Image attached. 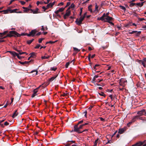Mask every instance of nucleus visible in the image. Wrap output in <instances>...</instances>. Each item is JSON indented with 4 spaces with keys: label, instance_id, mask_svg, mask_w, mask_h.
Listing matches in <instances>:
<instances>
[{
    "label": "nucleus",
    "instance_id": "nucleus-1",
    "mask_svg": "<svg viewBox=\"0 0 146 146\" xmlns=\"http://www.w3.org/2000/svg\"><path fill=\"white\" fill-rule=\"evenodd\" d=\"M31 34L30 32L29 34L24 33L19 34L15 31H11L9 32V33L6 36L3 37V38H5L7 36L11 37L14 36L15 37H19L23 35H27L28 36H31Z\"/></svg>",
    "mask_w": 146,
    "mask_h": 146
},
{
    "label": "nucleus",
    "instance_id": "nucleus-2",
    "mask_svg": "<svg viewBox=\"0 0 146 146\" xmlns=\"http://www.w3.org/2000/svg\"><path fill=\"white\" fill-rule=\"evenodd\" d=\"M78 125H76L74 126V131L78 133H82V131H80L79 129L82 128L83 125H81L79 127H78Z\"/></svg>",
    "mask_w": 146,
    "mask_h": 146
},
{
    "label": "nucleus",
    "instance_id": "nucleus-3",
    "mask_svg": "<svg viewBox=\"0 0 146 146\" xmlns=\"http://www.w3.org/2000/svg\"><path fill=\"white\" fill-rule=\"evenodd\" d=\"M127 80L124 78H121L119 84L123 87H124L126 84Z\"/></svg>",
    "mask_w": 146,
    "mask_h": 146
},
{
    "label": "nucleus",
    "instance_id": "nucleus-4",
    "mask_svg": "<svg viewBox=\"0 0 146 146\" xmlns=\"http://www.w3.org/2000/svg\"><path fill=\"white\" fill-rule=\"evenodd\" d=\"M104 20L103 21L104 22H107L110 23V21H111L112 19V18L109 16H104ZM111 23H112V22H111Z\"/></svg>",
    "mask_w": 146,
    "mask_h": 146
},
{
    "label": "nucleus",
    "instance_id": "nucleus-5",
    "mask_svg": "<svg viewBox=\"0 0 146 146\" xmlns=\"http://www.w3.org/2000/svg\"><path fill=\"white\" fill-rule=\"evenodd\" d=\"M70 14V11L69 9H68L66 11L65 14L64 15V18L66 19L68 17Z\"/></svg>",
    "mask_w": 146,
    "mask_h": 146
},
{
    "label": "nucleus",
    "instance_id": "nucleus-6",
    "mask_svg": "<svg viewBox=\"0 0 146 146\" xmlns=\"http://www.w3.org/2000/svg\"><path fill=\"white\" fill-rule=\"evenodd\" d=\"M31 12L33 14H37L40 13V11H39V9L38 8H36L35 9H31Z\"/></svg>",
    "mask_w": 146,
    "mask_h": 146
},
{
    "label": "nucleus",
    "instance_id": "nucleus-7",
    "mask_svg": "<svg viewBox=\"0 0 146 146\" xmlns=\"http://www.w3.org/2000/svg\"><path fill=\"white\" fill-rule=\"evenodd\" d=\"M126 127H124L119 129L118 131L119 133L120 134H122L126 131Z\"/></svg>",
    "mask_w": 146,
    "mask_h": 146
},
{
    "label": "nucleus",
    "instance_id": "nucleus-8",
    "mask_svg": "<svg viewBox=\"0 0 146 146\" xmlns=\"http://www.w3.org/2000/svg\"><path fill=\"white\" fill-rule=\"evenodd\" d=\"M18 10L17 9H16L13 10H11L10 9V13H21V11H17Z\"/></svg>",
    "mask_w": 146,
    "mask_h": 146
},
{
    "label": "nucleus",
    "instance_id": "nucleus-9",
    "mask_svg": "<svg viewBox=\"0 0 146 146\" xmlns=\"http://www.w3.org/2000/svg\"><path fill=\"white\" fill-rule=\"evenodd\" d=\"M145 112V110H143L137 112V113L139 115H142L143 113Z\"/></svg>",
    "mask_w": 146,
    "mask_h": 146
},
{
    "label": "nucleus",
    "instance_id": "nucleus-10",
    "mask_svg": "<svg viewBox=\"0 0 146 146\" xmlns=\"http://www.w3.org/2000/svg\"><path fill=\"white\" fill-rule=\"evenodd\" d=\"M23 9H24L23 11L25 13H28L29 10H31V9H30L28 7H23Z\"/></svg>",
    "mask_w": 146,
    "mask_h": 146
},
{
    "label": "nucleus",
    "instance_id": "nucleus-11",
    "mask_svg": "<svg viewBox=\"0 0 146 146\" xmlns=\"http://www.w3.org/2000/svg\"><path fill=\"white\" fill-rule=\"evenodd\" d=\"M7 52H9L14 57L16 56V55H17V53L15 52L9 51H8Z\"/></svg>",
    "mask_w": 146,
    "mask_h": 146
},
{
    "label": "nucleus",
    "instance_id": "nucleus-12",
    "mask_svg": "<svg viewBox=\"0 0 146 146\" xmlns=\"http://www.w3.org/2000/svg\"><path fill=\"white\" fill-rule=\"evenodd\" d=\"M82 21H81L79 19H77L75 22L76 23V24L78 25H80V24H82Z\"/></svg>",
    "mask_w": 146,
    "mask_h": 146
},
{
    "label": "nucleus",
    "instance_id": "nucleus-13",
    "mask_svg": "<svg viewBox=\"0 0 146 146\" xmlns=\"http://www.w3.org/2000/svg\"><path fill=\"white\" fill-rule=\"evenodd\" d=\"M36 32L37 31L35 29L32 30L30 32L31 33V36H34Z\"/></svg>",
    "mask_w": 146,
    "mask_h": 146
},
{
    "label": "nucleus",
    "instance_id": "nucleus-14",
    "mask_svg": "<svg viewBox=\"0 0 146 146\" xmlns=\"http://www.w3.org/2000/svg\"><path fill=\"white\" fill-rule=\"evenodd\" d=\"M54 3L55 2H54L52 3H50L47 5L46 7L48 8L51 7L54 5Z\"/></svg>",
    "mask_w": 146,
    "mask_h": 146
},
{
    "label": "nucleus",
    "instance_id": "nucleus-15",
    "mask_svg": "<svg viewBox=\"0 0 146 146\" xmlns=\"http://www.w3.org/2000/svg\"><path fill=\"white\" fill-rule=\"evenodd\" d=\"M38 92V90L37 89H36L34 90V93L32 95V97L33 98L35 96L37 95V93Z\"/></svg>",
    "mask_w": 146,
    "mask_h": 146
},
{
    "label": "nucleus",
    "instance_id": "nucleus-16",
    "mask_svg": "<svg viewBox=\"0 0 146 146\" xmlns=\"http://www.w3.org/2000/svg\"><path fill=\"white\" fill-rule=\"evenodd\" d=\"M144 2H145V1L142 2L141 3H135V5H136L139 7H141L143 5L144 3Z\"/></svg>",
    "mask_w": 146,
    "mask_h": 146
},
{
    "label": "nucleus",
    "instance_id": "nucleus-17",
    "mask_svg": "<svg viewBox=\"0 0 146 146\" xmlns=\"http://www.w3.org/2000/svg\"><path fill=\"white\" fill-rule=\"evenodd\" d=\"M18 113L17 112V110H16L15 112L13 113L12 115L13 118H14L16 117L18 115Z\"/></svg>",
    "mask_w": 146,
    "mask_h": 146
},
{
    "label": "nucleus",
    "instance_id": "nucleus-18",
    "mask_svg": "<svg viewBox=\"0 0 146 146\" xmlns=\"http://www.w3.org/2000/svg\"><path fill=\"white\" fill-rule=\"evenodd\" d=\"M33 72H35V74H33V75L34 76H35V75H36L37 74V73H38V71L37 70H33L31 72V73H33Z\"/></svg>",
    "mask_w": 146,
    "mask_h": 146
},
{
    "label": "nucleus",
    "instance_id": "nucleus-19",
    "mask_svg": "<svg viewBox=\"0 0 146 146\" xmlns=\"http://www.w3.org/2000/svg\"><path fill=\"white\" fill-rule=\"evenodd\" d=\"M104 15H105V14H103V15L100 17H98L97 18V20H101L102 21H103L104 20V19H103V18H104Z\"/></svg>",
    "mask_w": 146,
    "mask_h": 146
},
{
    "label": "nucleus",
    "instance_id": "nucleus-20",
    "mask_svg": "<svg viewBox=\"0 0 146 146\" xmlns=\"http://www.w3.org/2000/svg\"><path fill=\"white\" fill-rule=\"evenodd\" d=\"M142 145V141H139L135 145V146H140Z\"/></svg>",
    "mask_w": 146,
    "mask_h": 146
},
{
    "label": "nucleus",
    "instance_id": "nucleus-21",
    "mask_svg": "<svg viewBox=\"0 0 146 146\" xmlns=\"http://www.w3.org/2000/svg\"><path fill=\"white\" fill-rule=\"evenodd\" d=\"M8 33L7 31H6L4 32L3 33H0V36L1 37H2L3 36L5 35L7 33Z\"/></svg>",
    "mask_w": 146,
    "mask_h": 146
},
{
    "label": "nucleus",
    "instance_id": "nucleus-22",
    "mask_svg": "<svg viewBox=\"0 0 146 146\" xmlns=\"http://www.w3.org/2000/svg\"><path fill=\"white\" fill-rule=\"evenodd\" d=\"M2 11H3L4 14H6L8 13H9V12H10V9H8L6 10H3Z\"/></svg>",
    "mask_w": 146,
    "mask_h": 146
},
{
    "label": "nucleus",
    "instance_id": "nucleus-23",
    "mask_svg": "<svg viewBox=\"0 0 146 146\" xmlns=\"http://www.w3.org/2000/svg\"><path fill=\"white\" fill-rule=\"evenodd\" d=\"M137 33L139 34H140V33H141V32H140V31H139V32H137V31H131V32H129V33L130 34H133L134 33Z\"/></svg>",
    "mask_w": 146,
    "mask_h": 146
},
{
    "label": "nucleus",
    "instance_id": "nucleus-24",
    "mask_svg": "<svg viewBox=\"0 0 146 146\" xmlns=\"http://www.w3.org/2000/svg\"><path fill=\"white\" fill-rule=\"evenodd\" d=\"M30 57H33V58H34L35 56V53L34 52H32L30 54Z\"/></svg>",
    "mask_w": 146,
    "mask_h": 146
},
{
    "label": "nucleus",
    "instance_id": "nucleus-25",
    "mask_svg": "<svg viewBox=\"0 0 146 146\" xmlns=\"http://www.w3.org/2000/svg\"><path fill=\"white\" fill-rule=\"evenodd\" d=\"M57 76V75H56L55 76H53L49 79V81H52Z\"/></svg>",
    "mask_w": 146,
    "mask_h": 146
},
{
    "label": "nucleus",
    "instance_id": "nucleus-26",
    "mask_svg": "<svg viewBox=\"0 0 146 146\" xmlns=\"http://www.w3.org/2000/svg\"><path fill=\"white\" fill-rule=\"evenodd\" d=\"M30 62V61H29V62L25 61L24 62H21L19 61V62L21 64H28Z\"/></svg>",
    "mask_w": 146,
    "mask_h": 146
},
{
    "label": "nucleus",
    "instance_id": "nucleus-27",
    "mask_svg": "<svg viewBox=\"0 0 146 146\" xmlns=\"http://www.w3.org/2000/svg\"><path fill=\"white\" fill-rule=\"evenodd\" d=\"M49 57V56H42L41 57V58L42 59H47Z\"/></svg>",
    "mask_w": 146,
    "mask_h": 146
},
{
    "label": "nucleus",
    "instance_id": "nucleus-28",
    "mask_svg": "<svg viewBox=\"0 0 146 146\" xmlns=\"http://www.w3.org/2000/svg\"><path fill=\"white\" fill-rule=\"evenodd\" d=\"M92 5H90L88 7V10L89 11H90L91 12H92Z\"/></svg>",
    "mask_w": 146,
    "mask_h": 146
},
{
    "label": "nucleus",
    "instance_id": "nucleus-29",
    "mask_svg": "<svg viewBox=\"0 0 146 146\" xmlns=\"http://www.w3.org/2000/svg\"><path fill=\"white\" fill-rule=\"evenodd\" d=\"M34 40V39H32L31 40H28L27 41V43L28 44H30Z\"/></svg>",
    "mask_w": 146,
    "mask_h": 146
},
{
    "label": "nucleus",
    "instance_id": "nucleus-30",
    "mask_svg": "<svg viewBox=\"0 0 146 146\" xmlns=\"http://www.w3.org/2000/svg\"><path fill=\"white\" fill-rule=\"evenodd\" d=\"M57 69V68L55 66H54L53 67H52L50 68V70H53L55 71Z\"/></svg>",
    "mask_w": 146,
    "mask_h": 146
},
{
    "label": "nucleus",
    "instance_id": "nucleus-31",
    "mask_svg": "<svg viewBox=\"0 0 146 146\" xmlns=\"http://www.w3.org/2000/svg\"><path fill=\"white\" fill-rule=\"evenodd\" d=\"M64 9L65 8L64 7H61V8H60L59 9H58L59 11L60 12H62L64 10Z\"/></svg>",
    "mask_w": 146,
    "mask_h": 146
},
{
    "label": "nucleus",
    "instance_id": "nucleus-32",
    "mask_svg": "<svg viewBox=\"0 0 146 146\" xmlns=\"http://www.w3.org/2000/svg\"><path fill=\"white\" fill-rule=\"evenodd\" d=\"M101 96H103L104 97H105V94L103 92H101L100 93H98Z\"/></svg>",
    "mask_w": 146,
    "mask_h": 146
},
{
    "label": "nucleus",
    "instance_id": "nucleus-33",
    "mask_svg": "<svg viewBox=\"0 0 146 146\" xmlns=\"http://www.w3.org/2000/svg\"><path fill=\"white\" fill-rule=\"evenodd\" d=\"M98 75H95L94 78H93V82H95V81H96V78H98Z\"/></svg>",
    "mask_w": 146,
    "mask_h": 146
},
{
    "label": "nucleus",
    "instance_id": "nucleus-34",
    "mask_svg": "<svg viewBox=\"0 0 146 146\" xmlns=\"http://www.w3.org/2000/svg\"><path fill=\"white\" fill-rule=\"evenodd\" d=\"M130 4L129 5V6L132 7H133L135 5V3H131V2H130Z\"/></svg>",
    "mask_w": 146,
    "mask_h": 146
},
{
    "label": "nucleus",
    "instance_id": "nucleus-35",
    "mask_svg": "<svg viewBox=\"0 0 146 146\" xmlns=\"http://www.w3.org/2000/svg\"><path fill=\"white\" fill-rule=\"evenodd\" d=\"M99 66V64H96L94 67V69H97L98 68L97 67H98Z\"/></svg>",
    "mask_w": 146,
    "mask_h": 146
},
{
    "label": "nucleus",
    "instance_id": "nucleus-36",
    "mask_svg": "<svg viewBox=\"0 0 146 146\" xmlns=\"http://www.w3.org/2000/svg\"><path fill=\"white\" fill-rule=\"evenodd\" d=\"M98 139H97L95 141L94 143V146H96L97 145V141H98Z\"/></svg>",
    "mask_w": 146,
    "mask_h": 146
},
{
    "label": "nucleus",
    "instance_id": "nucleus-37",
    "mask_svg": "<svg viewBox=\"0 0 146 146\" xmlns=\"http://www.w3.org/2000/svg\"><path fill=\"white\" fill-rule=\"evenodd\" d=\"M84 16H81L80 18V19L82 21L84 20Z\"/></svg>",
    "mask_w": 146,
    "mask_h": 146
},
{
    "label": "nucleus",
    "instance_id": "nucleus-38",
    "mask_svg": "<svg viewBox=\"0 0 146 146\" xmlns=\"http://www.w3.org/2000/svg\"><path fill=\"white\" fill-rule=\"evenodd\" d=\"M70 62H67L65 65V67L66 68H67L68 67V66L69 65Z\"/></svg>",
    "mask_w": 146,
    "mask_h": 146
},
{
    "label": "nucleus",
    "instance_id": "nucleus-39",
    "mask_svg": "<svg viewBox=\"0 0 146 146\" xmlns=\"http://www.w3.org/2000/svg\"><path fill=\"white\" fill-rule=\"evenodd\" d=\"M141 62V64L143 65V66L144 67H146V64H145V63L143 61H142Z\"/></svg>",
    "mask_w": 146,
    "mask_h": 146
},
{
    "label": "nucleus",
    "instance_id": "nucleus-40",
    "mask_svg": "<svg viewBox=\"0 0 146 146\" xmlns=\"http://www.w3.org/2000/svg\"><path fill=\"white\" fill-rule=\"evenodd\" d=\"M40 46V45L39 44H37L36 46L35 47V48H38Z\"/></svg>",
    "mask_w": 146,
    "mask_h": 146
},
{
    "label": "nucleus",
    "instance_id": "nucleus-41",
    "mask_svg": "<svg viewBox=\"0 0 146 146\" xmlns=\"http://www.w3.org/2000/svg\"><path fill=\"white\" fill-rule=\"evenodd\" d=\"M42 8L43 9H44V11H45L48 8H47L46 7L44 6H43L42 7Z\"/></svg>",
    "mask_w": 146,
    "mask_h": 146
},
{
    "label": "nucleus",
    "instance_id": "nucleus-42",
    "mask_svg": "<svg viewBox=\"0 0 146 146\" xmlns=\"http://www.w3.org/2000/svg\"><path fill=\"white\" fill-rule=\"evenodd\" d=\"M44 38H39V40H38V42L39 43H40L42 42V40H43Z\"/></svg>",
    "mask_w": 146,
    "mask_h": 146
},
{
    "label": "nucleus",
    "instance_id": "nucleus-43",
    "mask_svg": "<svg viewBox=\"0 0 146 146\" xmlns=\"http://www.w3.org/2000/svg\"><path fill=\"white\" fill-rule=\"evenodd\" d=\"M120 7L121 8V9H122L123 10H125V7L124 6H120Z\"/></svg>",
    "mask_w": 146,
    "mask_h": 146
},
{
    "label": "nucleus",
    "instance_id": "nucleus-44",
    "mask_svg": "<svg viewBox=\"0 0 146 146\" xmlns=\"http://www.w3.org/2000/svg\"><path fill=\"white\" fill-rule=\"evenodd\" d=\"M98 6L97 5H95V11H98Z\"/></svg>",
    "mask_w": 146,
    "mask_h": 146
},
{
    "label": "nucleus",
    "instance_id": "nucleus-45",
    "mask_svg": "<svg viewBox=\"0 0 146 146\" xmlns=\"http://www.w3.org/2000/svg\"><path fill=\"white\" fill-rule=\"evenodd\" d=\"M74 6H75L74 5V4L72 3L71 4V5L70 6V7L71 8H74Z\"/></svg>",
    "mask_w": 146,
    "mask_h": 146
},
{
    "label": "nucleus",
    "instance_id": "nucleus-46",
    "mask_svg": "<svg viewBox=\"0 0 146 146\" xmlns=\"http://www.w3.org/2000/svg\"><path fill=\"white\" fill-rule=\"evenodd\" d=\"M73 48L74 50L78 51V52L80 50H79L78 48L75 47H74Z\"/></svg>",
    "mask_w": 146,
    "mask_h": 146
},
{
    "label": "nucleus",
    "instance_id": "nucleus-47",
    "mask_svg": "<svg viewBox=\"0 0 146 146\" xmlns=\"http://www.w3.org/2000/svg\"><path fill=\"white\" fill-rule=\"evenodd\" d=\"M47 43L53 44L54 43V42H53V41H50L49 42H46V44Z\"/></svg>",
    "mask_w": 146,
    "mask_h": 146
},
{
    "label": "nucleus",
    "instance_id": "nucleus-48",
    "mask_svg": "<svg viewBox=\"0 0 146 146\" xmlns=\"http://www.w3.org/2000/svg\"><path fill=\"white\" fill-rule=\"evenodd\" d=\"M69 141H68V142L65 145V146H69L71 144V143H69Z\"/></svg>",
    "mask_w": 146,
    "mask_h": 146
},
{
    "label": "nucleus",
    "instance_id": "nucleus-49",
    "mask_svg": "<svg viewBox=\"0 0 146 146\" xmlns=\"http://www.w3.org/2000/svg\"><path fill=\"white\" fill-rule=\"evenodd\" d=\"M84 113L85 114V115H84V116H85V117H87V111H85L84 112Z\"/></svg>",
    "mask_w": 146,
    "mask_h": 146
},
{
    "label": "nucleus",
    "instance_id": "nucleus-50",
    "mask_svg": "<svg viewBox=\"0 0 146 146\" xmlns=\"http://www.w3.org/2000/svg\"><path fill=\"white\" fill-rule=\"evenodd\" d=\"M20 2L22 5H24L25 4V2L23 1H20Z\"/></svg>",
    "mask_w": 146,
    "mask_h": 146
},
{
    "label": "nucleus",
    "instance_id": "nucleus-51",
    "mask_svg": "<svg viewBox=\"0 0 146 146\" xmlns=\"http://www.w3.org/2000/svg\"><path fill=\"white\" fill-rule=\"evenodd\" d=\"M16 51H17L19 53V54H20V53H21V50H16Z\"/></svg>",
    "mask_w": 146,
    "mask_h": 146
},
{
    "label": "nucleus",
    "instance_id": "nucleus-52",
    "mask_svg": "<svg viewBox=\"0 0 146 146\" xmlns=\"http://www.w3.org/2000/svg\"><path fill=\"white\" fill-rule=\"evenodd\" d=\"M60 12L59 11V10H57L55 11L54 13L56 14H58Z\"/></svg>",
    "mask_w": 146,
    "mask_h": 146
},
{
    "label": "nucleus",
    "instance_id": "nucleus-53",
    "mask_svg": "<svg viewBox=\"0 0 146 146\" xmlns=\"http://www.w3.org/2000/svg\"><path fill=\"white\" fill-rule=\"evenodd\" d=\"M70 2H68L67 3V4H66V7H67L70 5Z\"/></svg>",
    "mask_w": 146,
    "mask_h": 146
},
{
    "label": "nucleus",
    "instance_id": "nucleus-54",
    "mask_svg": "<svg viewBox=\"0 0 146 146\" xmlns=\"http://www.w3.org/2000/svg\"><path fill=\"white\" fill-rule=\"evenodd\" d=\"M64 4V3L63 2H61L60 3L58 4V6H60V5H62Z\"/></svg>",
    "mask_w": 146,
    "mask_h": 146
},
{
    "label": "nucleus",
    "instance_id": "nucleus-55",
    "mask_svg": "<svg viewBox=\"0 0 146 146\" xmlns=\"http://www.w3.org/2000/svg\"><path fill=\"white\" fill-rule=\"evenodd\" d=\"M17 57V58H19V59H21V56H20L19 55V54H18L17 53V55L16 56Z\"/></svg>",
    "mask_w": 146,
    "mask_h": 146
},
{
    "label": "nucleus",
    "instance_id": "nucleus-56",
    "mask_svg": "<svg viewBox=\"0 0 146 146\" xmlns=\"http://www.w3.org/2000/svg\"><path fill=\"white\" fill-rule=\"evenodd\" d=\"M109 13H106V14H105V13H104L103 14H105V15L104 16H104H108V15H109Z\"/></svg>",
    "mask_w": 146,
    "mask_h": 146
},
{
    "label": "nucleus",
    "instance_id": "nucleus-57",
    "mask_svg": "<svg viewBox=\"0 0 146 146\" xmlns=\"http://www.w3.org/2000/svg\"><path fill=\"white\" fill-rule=\"evenodd\" d=\"M83 121L82 120L80 121H79L78 123V124H80V123H83Z\"/></svg>",
    "mask_w": 146,
    "mask_h": 146
},
{
    "label": "nucleus",
    "instance_id": "nucleus-58",
    "mask_svg": "<svg viewBox=\"0 0 146 146\" xmlns=\"http://www.w3.org/2000/svg\"><path fill=\"white\" fill-rule=\"evenodd\" d=\"M93 106H91L90 107L88 108V109L90 110V111L92 109V108Z\"/></svg>",
    "mask_w": 146,
    "mask_h": 146
},
{
    "label": "nucleus",
    "instance_id": "nucleus-59",
    "mask_svg": "<svg viewBox=\"0 0 146 146\" xmlns=\"http://www.w3.org/2000/svg\"><path fill=\"white\" fill-rule=\"evenodd\" d=\"M9 124V123L7 121L5 122L4 123V125H8Z\"/></svg>",
    "mask_w": 146,
    "mask_h": 146
},
{
    "label": "nucleus",
    "instance_id": "nucleus-60",
    "mask_svg": "<svg viewBox=\"0 0 146 146\" xmlns=\"http://www.w3.org/2000/svg\"><path fill=\"white\" fill-rule=\"evenodd\" d=\"M109 97H110L111 98V100H113V96L112 95H110L109 96Z\"/></svg>",
    "mask_w": 146,
    "mask_h": 146
},
{
    "label": "nucleus",
    "instance_id": "nucleus-61",
    "mask_svg": "<svg viewBox=\"0 0 146 146\" xmlns=\"http://www.w3.org/2000/svg\"><path fill=\"white\" fill-rule=\"evenodd\" d=\"M8 102V101L7 102V103L4 105V106H3V107H4L5 108H6L7 107V106L8 105V104H7Z\"/></svg>",
    "mask_w": 146,
    "mask_h": 146
},
{
    "label": "nucleus",
    "instance_id": "nucleus-62",
    "mask_svg": "<svg viewBox=\"0 0 146 146\" xmlns=\"http://www.w3.org/2000/svg\"><path fill=\"white\" fill-rule=\"evenodd\" d=\"M142 145L143 144H144L145 143H146V140L143 141H142Z\"/></svg>",
    "mask_w": 146,
    "mask_h": 146
},
{
    "label": "nucleus",
    "instance_id": "nucleus-63",
    "mask_svg": "<svg viewBox=\"0 0 146 146\" xmlns=\"http://www.w3.org/2000/svg\"><path fill=\"white\" fill-rule=\"evenodd\" d=\"M82 13V8L80 9V15L81 16V15Z\"/></svg>",
    "mask_w": 146,
    "mask_h": 146
},
{
    "label": "nucleus",
    "instance_id": "nucleus-64",
    "mask_svg": "<svg viewBox=\"0 0 146 146\" xmlns=\"http://www.w3.org/2000/svg\"><path fill=\"white\" fill-rule=\"evenodd\" d=\"M40 3H41V2H39V1H38L36 2V4H37V5H38Z\"/></svg>",
    "mask_w": 146,
    "mask_h": 146
}]
</instances>
